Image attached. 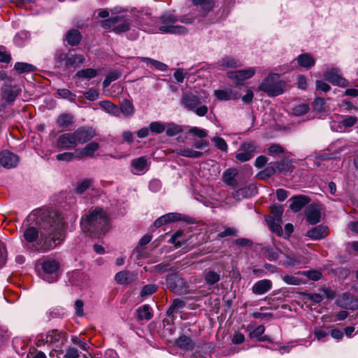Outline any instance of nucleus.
<instances>
[{"instance_id": "f257e3e1", "label": "nucleus", "mask_w": 358, "mask_h": 358, "mask_svg": "<svg viewBox=\"0 0 358 358\" xmlns=\"http://www.w3.org/2000/svg\"><path fill=\"white\" fill-rule=\"evenodd\" d=\"M65 222L62 215L55 213L50 217L47 226L38 231L35 227H27L23 232V238L29 243H36L45 246H58L65 239Z\"/></svg>"}, {"instance_id": "f03ea898", "label": "nucleus", "mask_w": 358, "mask_h": 358, "mask_svg": "<svg viewBox=\"0 0 358 358\" xmlns=\"http://www.w3.org/2000/svg\"><path fill=\"white\" fill-rule=\"evenodd\" d=\"M81 227L84 231L89 232L92 236L96 234H103L106 233L110 228L109 218L107 214L100 208H96L91 211L83 218L81 221Z\"/></svg>"}, {"instance_id": "7ed1b4c3", "label": "nucleus", "mask_w": 358, "mask_h": 358, "mask_svg": "<svg viewBox=\"0 0 358 358\" xmlns=\"http://www.w3.org/2000/svg\"><path fill=\"white\" fill-rule=\"evenodd\" d=\"M285 81L280 80L279 74L270 72L259 83L257 90L269 96H276L285 92Z\"/></svg>"}, {"instance_id": "20e7f679", "label": "nucleus", "mask_w": 358, "mask_h": 358, "mask_svg": "<svg viewBox=\"0 0 358 358\" xmlns=\"http://www.w3.org/2000/svg\"><path fill=\"white\" fill-rule=\"evenodd\" d=\"M161 25L159 30L162 33L185 34L187 29L181 25L176 24L178 19L171 13H166L160 17Z\"/></svg>"}, {"instance_id": "39448f33", "label": "nucleus", "mask_w": 358, "mask_h": 358, "mask_svg": "<svg viewBox=\"0 0 358 358\" xmlns=\"http://www.w3.org/2000/svg\"><path fill=\"white\" fill-rule=\"evenodd\" d=\"M201 103L200 99L192 93H184L181 99V104L189 110L194 111L198 116L203 117L208 113V107L205 105L199 106Z\"/></svg>"}, {"instance_id": "423d86ee", "label": "nucleus", "mask_w": 358, "mask_h": 358, "mask_svg": "<svg viewBox=\"0 0 358 358\" xmlns=\"http://www.w3.org/2000/svg\"><path fill=\"white\" fill-rule=\"evenodd\" d=\"M166 284L174 294L181 295L189 293V285L187 282L177 273L169 274L166 277Z\"/></svg>"}, {"instance_id": "0eeeda50", "label": "nucleus", "mask_w": 358, "mask_h": 358, "mask_svg": "<svg viewBox=\"0 0 358 358\" xmlns=\"http://www.w3.org/2000/svg\"><path fill=\"white\" fill-rule=\"evenodd\" d=\"M130 21L122 16L112 17L102 22L104 28H113L116 34H121L129 30Z\"/></svg>"}, {"instance_id": "6e6552de", "label": "nucleus", "mask_w": 358, "mask_h": 358, "mask_svg": "<svg viewBox=\"0 0 358 358\" xmlns=\"http://www.w3.org/2000/svg\"><path fill=\"white\" fill-rule=\"evenodd\" d=\"M256 73L255 67H248L245 69L229 71L228 78L234 83L236 87L243 85L245 80L251 78Z\"/></svg>"}, {"instance_id": "1a4fd4ad", "label": "nucleus", "mask_w": 358, "mask_h": 358, "mask_svg": "<svg viewBox=\"0 0 358 358\" xmlns=\"http://www.w3.org/2000/svg\"><path fill=\"white\" fill-rule=\"evenodd\" d=\"M257 148L255 143L244 142L240 145L236 154V158L241 162H248L257 154Z\"/></svg>"}, {"instance_id": "9d476101", "label": "nucleus", "mask_w": 358, "mask_h": 358, "mask_svg": "<svg viewBox=\"0 0 358 358\" xmlns=\"http://www.w3.org/2000/svg\"><path fill=\"white\" fill-rule=\"evenodd\" d=\"M43 272L48 275H55L52 281H55L59 278L58 271L60 268L59 261L49 257H43L39 260Z\"/></svg>"}, {"instance_id": "9b49d317", "label": "nucleus", "mask_w": 358, "mask_h": 358, "mask_svg": "<svg viewBox=\"0 0 358 358\" xmlns=\"http://www.w3.org/2000/svg\"><path fill=\"white\" fill-rule=\"evenodd\" d=\"M192 237V231L189 228H182L177 230L171 235L169 243L174 246H180L186 244Z\"/></svg>"}, {"instance_id": "f8f14e48", "label": "nucleus", "mask_w": 358, "mask_h": 358, "mask_svg": "<svg viewBox=\"0 0 358 358\" xmlns=\"http://www.w3.org/2000/svg\"><path fill=\"white\" fill-rule=\"evenodd\" d=\"M336 303L344 309L352 310L358 309V299L350 292L343 293L336 299Z\"/></svg>"}, {"instance_id": "ddd939ff", "label": "nucleus", "mask_w": 358, "mask_h": 358, "mask_svg": "<svg viewBox=\"0 0 358 358\" xmlns=\"http://www.w3.org/2000/svg\"><path fill=\"white\" fill-rule=\"evenodd\" d=\"M59 150L73 149L77 146L75 136L73 133H65L59 136L56 142Z\"/></svg>"}, {"instance_id": "4468645a", "label": "nucleus", "mask_w": 358, "mask_h": 358, "mask_svg": "<svg viewBox=\"0 0 358 358\" xmlns=\"http://www.w3.org/2000/svg\"><path fill=\"white\" fill-rule=\"evenodd\" d=\"M324 78L333 85L340 87H345L348 81L339 74V70L336 68L327 71L324 73Z\"/></svg>"}, {"instance_id": "2eb2a0df", "label": "nucleus", "mask_w": 358, "mask_h": 358, "mask_svg": "<svg viewBox=\"0 0 358 358\" xmlns=\"http://www.w3.org/2000/svg\"><path fill=\"white\" fill-rule=\"evenodd\" d=\"M76 144H83L90 141L94 136L95 131L89 127H81L73 132Z\"/></svg>"}, {"instance_id": "dca6fc26", "label": "nucleus", "mask_w": 358, "mask_h": 358, "mask_svg": "<svg viewBox=\"0 0 358 358\" xmlns=\"http://www.w3.org/2000/svg\"><path fill=\"white\" fill-rule=\"evenodd\" d=\"M0 163L6 169L14 168L19 163V157L10 151L3 150L0 153Z\"/></svg>"}, {"instance_id": "f3484780", "label": "nucleus", "mask_w": 358, "mask_h": 358, "mask_svg": "<svg viewBox=\"0 0 358 358\" xmlns=\"http://www.w3.org/2000/svg\"><path fill=\"white\" fill-rule=\"evenodd\" d=\"M46 343L48 345H54L56 343L64 344L67 339V334L64 331L58 329H52L47 332Z\"/></svg>"}, {"instance_id": "a211bd4d", "label": "nucleus", "mask_w": 358, "mask_h": 358, "mask_svg": "<svg viewBox=\"0 0 358 358\" xmlns=\"http://www.w3.org/2000/svg\"><path fill=\"white\" fill-rule=\"evenodd\" d=\"M20 92L19 88L11 85H4L1 89L2 98L7 103H13Z\"/></svg>"}, {"instance_id": "6ab92c4d", "label": "nucleus", "mask_w": 358, "mask_h": 358, "mask_svg": "<svg viewBox=\"0 0 358 358\" xmlns=\"http://www.w3.org/2000/svg\"><path fill=\"white\" fill-rule=\"evenodd\" d=\"M214 95L219 101L235 100L240 97L239 93L231 89L216 90Z\"/></svg>"}, {"instance_id": "aec40b11", "label": "nucleus", "mask_w": 358, "mask_h": 358, "mask_svg": "<svg viewBox=\"0 0 358 358\" xmlns=\"http://www.w3.org/2000/svg\"><path fill=\"white\" fill-rule=\"evenodd\" d=\"M257 192L255 187L253 185L247 186L233 192L232 196L236 201H241L242 199L252 196Z\"/></svg>"}, {"instance_id": "412c9836", "label": "nucleus", "mask_w": 358, "mask_h": 358, "mask_svg": "<svg viewBox=\"0 0 358 358\" xmlns=\"http://www.w3.org/2000/svg\"><path fill=\"white\" fill-rule=\"evenodd\" d=\"M174 345L185 351L192 350L194 348V343L192 339L185 334L180 336L174 342Z\"/></svg>"}, {"instance_id": "4be33fe9", "label": "nucleus", "mask_w": 358, "mask_h": 358, "mask_svg": "<svg viewBox=\"0 0 358 358\" xmlns=\"http://www.w3.org/2000/svg\"><path fill=\"white\" fill-rule=\"evenodd\" d=\"M115 280L120 285L130 284L136 280V274L129 271H122L116 273Z\"/></svg>"}, {"instance_id": "5701e85b", "label": "nucleus", "mask_w": 358, "mask_h": 358, "mask_svg": "<svg viewBox=\"0 0 358 358\" xmlns=\"http://www.w3.org/2000/svg\"><path fill=\"white\" fill-rule=\"evenodd\" d=\"M131 165L134 173L136 174L145 173L148 171L149 167L148 158L145 156L133 159L131 162Z\"/></svg>"}, {"instance_id": "b1692460", "label": "nucleus", "mask_w": 358, "mask_h": 358, "mask_svg": "<svg viewBox=\"0 0 358 358\" xmlns=\"http://www.w3.org/2000/svg\"><path fill=\"white\" fill-rule=\"evenodd\" d=\"M329 234L328 228L324 225H318L306 233V236L314 240L324 238Z\"/></svg>"}, {"instance_id": "393cba45", "label": "nucleus", "mask_w": 358, "mask_h": 358, "mask_svg": "<svg viewBox=\"0 0 358 358\" xmlns=\"http://www.w3.org/2000/svg\"><path fill=\"white\" fill-rule=\"evenodd\" d=\"M306 217L309 224H315L320 221L321 213L316 206L310 205L306 210Z\"/></svg>"}, {"instance_id": "a878e982", "label": "nucleus", "mask_w": 358, "mask_h": 358, "mask_svg": "<svg viewBox=\"0 0 358 358\" xmlns=\"http://www.w3.org/2000/svg\"><path fill=\"white\" fill-rule=\"evenodd\" d=\"M291 201L290 208L294 212L300 211L309 202V199L306 196H293L289 200Z\"/></svg>"}, {"instance_id": "bb28decb", "label": "nucleus", "mask_w": 358, "mask_h": 358, "mask_svg": "<svg viewBox=\"0 0 358 358\" xmlns=\"http://www.w3.org/2000/svg\"><path fill=\"white\" fill-rule=\"evenodd\" d=\"M99 148V145L96 142H92L87 144L82 149L77 150V157L78 158L92 157L94 152Z\"/></svg>"}, {"instance_id": "cd10ccee", "label": "nucleus", "mask_w": 358, "mask_h": 358, "mask_svg": "<svg viewBox=\"0 0 358 358\" xmlns=\"http://www.w3.org/2000/svg\"><path fill=\"white\" fill-rule=\"evenodd\" d=\"M272 287V282L270 280H261L255 283L252 291L255 294H263L267 292Z\"/></svg>"}, {"instance_id": "c85d7f7f", "label": "nucleus", "mask_w": 358, "mask_h": 358, "mask_svg": "<svg viewBox=\"0 0 358 358\" xmlns=\"http://www.w3.org/2000/svg\"><path fill=\"white\" fill-rule=\"evenodd\" d=\"M266 222L272 232L275 233L278 236L282 234V229L281 227L282 220L273 218V216H267L266 217Z\"/></svg>"}, {"instance_id": "c756f323", "label": "nucleus", "mask_w": 358, "mask_h": 358, "mask_svg": "<svg viewBox=\"0 0 358 358\" xmlns=\"http://www.w3.org/2000/svg\"><path fill=\"white\" fill-rule=\"evenodd\" d=\"M99 105L108 113L118 117L120 115V108L112 102L103 100L99 103Z\"/></svg>"}, {"instance_id": "7c9ffc66", "label": "nucleus", "mask_w": 358, "mask_h": 358, "mask_svg": "<svg viewBox=\"0 0 358 358\" xmlns=\"http://www.w3.org/2000/svg\"><path fill=\"white\" fill-rule=\"evenodd\" d=\"M296 59L299 65L306 69H310L315 64L314 58L308 53L299 55Z\"/></svg>"}, {"instance_id": "2f4dec72", "label": "nucleus", "mask_w": 358, "mask_h": 358, "mask_svg": "<svg viewBox=\"0 0 358 358\" xmlns=\"http://www.w3.org/2000/svg\"><path fill=\"white\" fill-rule=\"evenodd\" d=\"M185 305L186 303L180 299H173L166 311V315L168 317H173L174 314L178 313L180 309L183 308Z\"/></svg>"}, {"instance_id": "473e14b6", "label": "nucleus", "mask_w": 358, "mask_h": 358, "mask_svg": "<svg viewBox=\"0 0 358 358\" xmlns=\"http://www.w3.org/2000/svg\"><path fill=\"white\" fill-rule=\"evenodd\" d=\"M137 317L139 320H150L152 317L151 308L148 304H145L136 310Z\"/></svg>"}, {"instance_id": "72a5a7b5", "label": "nucleus", "mask_w": 358, "mask_h": 358, "mask_svg": "<svg viewBox=\"0 0 358 358\" xmlns=\"http://www.w3.org/2000/svg\"><path fill=\"white\" fill-rule=\"evenodd\" d=\"M175 152L178 155L194 159L199 158L203 155L201 152L196 151L189 148L177 149L176 150Z\"/></svg>"}, {"instance_id": "f704fd0d", "label": "nucleus", "mask_w": 358, "mask_h": 358, "mask_svg": "<svg viewBox=\"0 0 358 358\" xmlns=\"http://www.w3.org/2000/svg\"><path fill=\"white\" fill-rule=\"evenodd\" d=\"M138 59L139 62H144L147 65H150L161 71H164L167 69V66L165 64L157 60L149 57H138Z\"/></svg>"}, {"instance_id": "c9c22d12", "label": "nucleus", "mask_w": 358, "mask_h": 358, "mask_svg": "<svg viewBox=\"0 0 358 358\" xmlns=\"http://www.w3.org/2000/svg\"><path fill=\"white\" fill-rule=\"evenodd\" d=\"M238 174L236 169H229L226 170L223 174V180L224 182L229 186H236V181L235 177Z\"/></svg>"}, {"instance_id": "e433bc0d", "label": "nucleus", "mask_w": 358, "mask_h": 358, "mask_svg": "<svg viewBox=\"0 0 358 358\" xmlns=\"http://www.w3.org/2000/svg\"><path fill=\"white\" fill-rule=\"evenodd\" d=\"M66 39L69 44L76 45L80 41V32L75 29L71 30L66 34Z\"/></svg>"}, {"instance_id": "4c0bfd02", "label": "nucleus", "mask_w": 358, "mask_h": 358, "mask_svg": "<svg viewBox=\"0 0 358 358\" xmlns=\"http://www.w3.org/2000/svg\"><path fill=\"white\" fill-rule=\"evenodd\" d=\"M85 61V58L81 55H73L67 57L66 64L67 66L77 67L80 64H83Z\"/></svg>"}, {"instance_id": "58836bf2", "label": "nucleus", "mask_w": 358, "mask_h": 358, "mask_svg": "<svg viewBox=\"0 0 358 358\" xmlns=\"http://www.w3.org/2000/svg\"><path fill=\"white\" fill-rule=\"evenodd\" d=\"M120 113H122L126 117L131 116L134 114V109L132 103L128 101L124 100L120 105Z\"/></svg>"}, {"instance_id": "ea45409f", "label": "nucleus", "mask_w": 358, "mask_h": 358, "mask_svg": "<svg viewBox=\"0 0 358 358\" xmlns=\"http://www.w3.org/2000/svg\"><path fill=\"white\" fill-rule=\"evenodd\" d=\"M204 277L206 283L210 285L215 284L220 279V274L213 271L206 270L204 271Z\"/></svg>"}, {"instance_id": "a19ab883", "label": "nucleus", "mask_w": 358, "mask_h": 358, "mask_svg": "<svg viewBox=\"0 0 358 358\" xmlns=\"http://www.w3.org/2000/svg\"><path fill=\"white\" fill-rule=\"evenodd\" d=\"M166 134L169 136H175L182 131V128L180 125L174 124V123H169L166 126Z\"/></svg>"}, {"instance_id": "79ce46f5", "label": "nucleus", "mask_w": 358, "mask_h": 358, "mask_svg": "<svg viewBox=\"0 0 358 358\" xmlns=\"http://www.w3.org/2000/svg\"><path fill=\"white\" fill-rule=\"evenodd\" d=\"M57 94L60 98L67 99L71 103L76 102V94L67 89H59Z\"/></svg>"}, {"instance_id": "37998d69", "label": "nucleus", "mask_w": 358, "mask_h": 358, "mask_svg": "<svg viewBox=\"0 0 358 358\" xmlns=\"http://www.w3.org/2000/svg\"><path fill=\"white\" fill-rule=\"evenodd\" d=\"M60 127H68L73 123V116L70 114L64 113L59 116L57 121Z\"/></svg>"}, {"instance_id": "c03bdc74", "label": "nucleus", "mask_w": 358, "mask_h": 358, "mask_svg": "<svg viewBox=\"0 0 358 358\" xmlns=\"http://www.w3.org/2000/svg\"><path fill=\"white\" fill-rule=\"evenodd\" d=\"M97 75V72L95 69H86L81 71H78L76 76L79 78L91 79L96 77Z\"/></svg>"}, {"instance_id": "a18cd8bd", "label": "nucleus", "mask_w": 358, "mask_h": 358, "mask_svg": "<svg viewBox=\"0 0 358 358\" xmlns=\"http://www.w3.org/2000/svg\"><path fill=\"white\" fill-rule=\"evenodd\" d=\"M14 68L20 73L24 72H31L35 69L32 64L24 62H17L15 64Z\"/></svg>"}, {"instance_id": "49530a36", "label": "nucleus", "mask_w": 358, "mask_h": 358, "mask_svg": "<svg viewBox=\"0 0 358 358\" xmlns=\"http://www.w3.org/2000/svg\"><path fill=\"white\" fill-rule=\"evenodd\" d=\"M301 257L297 255H287L286 260L283 262V265L286 267H292L301 264Z\"/></svg>"}, {"instance_id": "de8ad7c7", "label": "nucleus", "mask_w": 358, "mask_h": 358, "mask_svg": "<svg viewBox=\"0 0 358 358\" xmlns=\"http://www.w3.org/2000/svg\"><path fill=\"white\" fill-rule=\"evenodd\" d=\"M158 289L157 285L155 284H148L146 285H144L141 291V296L142 297H145L146 296L152 294L157 292Z\"/></svg>"}, {"instance_id": "09e8293b", "label": "nucleus", "mask_w": 358, "mask_h": 358, "mask_svg": "<svg viewBox=\"0 0 358 358\" xmlns=\"http://www.w3.org/2000/svg\"><path fill=\"white\" fill-rule=\"evenodd\" d=\"M149 129L152 134H161L165 130L166 126L160 122H152L150 124Z\"/></svg>"}, {"instance_id": "8fccbe9b", "label": "nucleus", "mask_w": 358, "mask_h": 358, "mask_svg": "<svg viewBox=\"0 0 358 358\" xmlns=\"http://www.w3.org/2000/svg\"><path fill=\"white\" fill-rule=\"evenodd\" d=\"M215 147L221 151L227 152L228 150V145L226 141L221 137L215 136L212 138Z\"/></svg>"}, {"instance_id": "3c124183", "label": "nucleus", "mask_w": 358, "mask_h": 358, "mask_svg": "<svg viewBox=\"0 0 358 358\" xmlns=\"http://www.w3.org/2000/svg\"><path fill=\"white\" fill-rule=\"evenodd\" d=\"M29 34L27 31H21L15 35L14 42L17 46H22L28 40Z\"/></svg>"}, {"instance_id": "603ef678", "label": "nucleus", "mask_w": 358, "mask_h": 358, "mask_svg": "<svg viewBox=\"0 0 358 358\" xmlns=\"http://www.w3.org/2000/svg\"><path fill=\"white\" fill-rule=\"evenodd\" d=\"M279 252L278 248H266L264 255L270 261H273L278 258Z\"/></svg>"}, {"instance_id": "864d4df0", "label": "nucleus", "mask_w": 358, "mask_h": 358, "mask_svg": "<svg viewBox=\"0 0 358 358\" xmlns=\"http://www.w3.org/2000/svg\"><path fill=\"white\" fill-rule=\"evenodd\" d=\"M75 158H78L77 157V150L75 152H64L61 154H58L56 156V159L58 161H64V162H71Z\"/></svg>"}, {"instance_id": "5fc2aeb1", "label": "nucleus", "mask_w": 358, "mask_h": 358, "mask_svg": "<svg viewBox=\"0 0 358 358\" xmlns=\"http://www.w3.org/2000/svg\"><path fill=\"white\" fill-rule=\"evenodd\" d=\"M189 134L197 136L200 138H205L208 135V132L206 129H201L196 127H190L189 129Z\"/></svg>"}, {"instance_id": "6e6d98bb", "label": "nucleus", "mask_w": 358, "mask_h": 358, "mask_svg": "<svg viewBox=\"0 0 358 358\" xmlns=\"http://www.w3.org/2000/svg\"><path fill=\"white\" fill-rule=\"evenodd\" d=\"M303 275L306 276L308 279L313 280L314 281H317L320 280L322 277V272L317 270H311L308 271H303Z\"/></svg>"}, {"instance_id": "4d7b16f0", "label": "nucleus", "mask_w": 358, "mask_h": 358, "mask_svg": "<svg viewBox=\"0 0 358 358\" xmlns=\"http://www.w3.org/2000/svg\"><path fill=\"white\" fill-rule=\"evenodd\" d=\"M92 183V180H84L78 183L76 187V192L78 194H83L91 186Z\"/></svg>"}, {"instance_id": "13d9d810", "label": "nucleus", "mask_w": 358, "mask_h": 358, "mask_svg": "<svg viewBox=\"0 0 358 358\" xmlns=\"http://www.w3.org/2000/svg\"><path fill=\"white\" fill-rule=\"evenodd\" d=\"M188 74V71L184 69L178 68L175 70L173 77L178 83H182L185 77Z\"/></svg>"}, {"instance_id": "bf43d9fd", "label": "nucleus", "mask_w": 358, "mask_h": 358, "mask_svg": "<svg viewBox=\"0 0 358 358\" xmlns=\"http://www.w3.org/2000/svg\"><path fill=\"white\" fill-rule=\"evenodd\" d=\"M167 224L180 221L182 219V215L178 213H169L163 215Z\"/></svg>"}, {"instance_id": "052dcab7", "label": "nucleus", "mask_w": 358, "mask_h": 358, "mask_svg": "<svg viewBox=\"0 0 358 358\" xmlns=\"http://www.w3.org/2000/svg\"><path fill=\"white\" fill-rule=\"evenodd\" d=\"M220 66H223V67H234V66H238L239 64L236 59H234L233 58L225 57V58H223L220 62Z\"/></svg>"}, {"instance_id": "680f3d73", "label": "nucleus", "mask_w": 358, "mask_h": 358, "mask_svg": "<svg viewBox=\"0 0 358 358\" xmlns=\"http://www.w3.org/2000/svg\"><path fill=\"white\" fill-rule=\"evenodd\" d=\"M271 214L273 218L282 220L281 217L284 209L280 205H273L271 209Z\"/></svg>"}, {"instance_id": "e2e57ef3", "label": "nucleus", "mask_w": 358, "mask_h": 358, "mask_svg": "<svg viewBox=\"0 0 358 358\" xmlns=\"http://www.w3.org/2000/svg\"><path fill=\"white\" fill-rule=\"evenodd\" d=\"M308 106L305 103L299 104L293 108V113L299 116L306 113L308 110Z\"/></svg>"}, {"instance_id": "0e129e2a", "label": "nucleus", "mask_w": 358, "mask_h": 358, "mask_svg": "<svg viewBox=\"0 0 358 358\" xmlns=\"http://www.w3.org/2000/svg\"><path fill=\"white\" fill-rule=\"evenodd\" d=\"M84 96L89 101H95L99 98V92L94 88H90L83 93Z\"/></svg>"}, {"instance_id": "69168bd1", "label": "nucleus", "mask_w": 358, "mask_h": 358, "mask_svg": "<svg viewBox=\"0 0 358 358\" xmlns=\"http://www.w3.org/2000/svg\"><path fill=\"white\" fill-rule=\"evenodd\" d=\"M283 281L288 285H299L301 283L302 280L298 278L286 275L282 278Z\"/></svg>"}, {"instance_id": "338daca9", "label": "nucleus", "mask_w": 358, "mask_h": 358, "mask_svg": "<svg viewBox=\"0 0 358 358\" xmlns=\"http://www.w3.org/2000/svg\"><path fill=\"white\" fill-rule=\"evenodd\" d=\"M357 121L356 117L354 116H346L341 121V124L345 127H352Z\"/></svg>"}, {"instance_id": "774afa93", "label": "nucleus", "mask_w": 358, "mask_h": 358, "mask_svg": "<svg viewBox=\"0 0 358 358\" xmlns=\"http://www.w3.org/2000/svg\"><path fill=\"white\" fill-rule=\"evenodd\" d=\"M79 357L78 350L76 348L69 347L66 350L64 358H79Z\"/></svg>"}]
</instances>
